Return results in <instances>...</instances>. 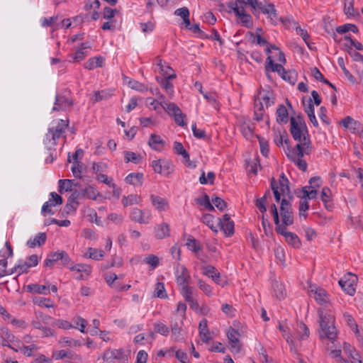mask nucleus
Returning <instances> with one entry per match:
<instances>
[{"instance_id":"c03bdc74","label":"nucleus","mask_w":363,"mask_h":363,"mask_svg":"<svg viewBox=\"0 0 363 363\" xmlns=\"http://www.w3.org/2000/svg\"><path fill=\"white\" fill-rule=\"evenodd\" d=\"M155 296L160 298H167V294L165 291L164 284L162 282H157L155 289Z\"/></svg>"},{"instance_id":"b1692460","label":"nucleus","mask_w":363,"mask_h":363,"mask_svg":"<svg viewBox=\"0 0 363 363\" xmlns=\"http://www.w3.org/2000/svg\"><path fill=\"white\" fill-rule=\"evenodd\" d=\"M264 69L266 72H273L281 74V72L284 70V67L281 64L274 63L272 56L268 55Z\"/></svg>"},{"instance_id":"49530a36","label":"nucleus","mask_w":363,"mask_h":363,"mask_svg":"<svg viewBox=\"0 0 363 363\" xmlns=\"http://www.w3.org/2000/svg\"><path fill=\"white\" fill-rule=\"evenodd\" d=\"M214 216L209 213L203 214L201 220L203 223L208 225L212 230L217 232L216 227L213 225Z\"/></svg>"},{"instance_id":"338daca9","label":"nucleus","mask_w":363,"mask_h":363,"mask_svg":"<svg viewBox=\"0 0 363 363\" xmlns=\"http://www.w3.org/2000/svg\"><path fill=\"white\" fill-rule=\"evenodd\" d=\"M155 330L157 333H158L162 335H164V336H167L169 333V328L166 325H164L162 323L155 324Z\"/></svg>"},{"instance_id":"9d476101","label":"nucleus","mask_w":363,"mask_h":363,"mask_svg":"<svg viewBox=\"0 0 363 363\" xmlns=\"http://www.w3.org/2000/svg\"><path fill=\"white\" fill-rule=\"evenodd\" d=\"M218 224L226 237H230L234 234L235 224L229 214L225 213L222 218H218Z\"/></svg>"},{"instance_id":"4d7b16f0","label":"nucleus","mask_w":363,"mask_h":363,"mask_svg":"<svg viewBox=\"0 0 363 363\" xmlns=\"http://www.w3.org/2000/svg\"><path fill=\"white\" fill-rule=\"evenodd\" d=\"M309 208V203L307 199H301L299 203V216L306 218L307 213H306Z\"/></svg>"},{"instance_id":"6ab92c4d","label":"nucleus","mask_w":363,"mask_h":363,"mask_svg":"<svg viewBox=\"0 0 363 363\" xmlns=\"http://www.w3.org/2000/svg\"><path fill=\"white\" fill-rule=\"evenodd\" d=\"M155 236L162 240L170 236L169 225L167 223H162L155 227Z\"/></svg>"},{"instance_id":"ddd939ff","label":"nucleus","mask_w":363,"mask_h":363,"mask_svg":"<svg viewBox=\"0 0 363 363\" xmlns=\"http://www.w3.org/2000/svg\"><path fill=\"white\" fill-rule=\"evenodd\" d=\"M152 167L155 172L164 176L169 175L172 172V169L171 168V163L169 161L164 160H157L152 161Z\"/></svg>"},{"instance_id":"9b49d317","label":"nucleus","mask_w":363,"mask_h":363,"mask_svg":"<svg viewBox=\"0 0 363 363\" xmlns=\"http://www.w3.org/2000/svg\"><path fill=\"white\" fill-rule=\"evenodd\" d=\"M310 295L321 306H326L330 302L327 291L320 287L311 286Z\"/></svg>"},{"instance_id":"79ce46f5","label":"nucleus","mask_w":363,"mask_h":363,"mask_svg":"<svg viewBox=\"0 0 363 363\" xmlns=\"http://www.w3.org/2000/svg\"><path fill=\"white\" fill-rule=\"evenodd\" d=\"M88 252L89 257L95 260H100L104 257V252L102 250L89 247Z\"/></svg>"},{"instance_id":"2f4dec72","label":"nucleus","mask_w":363,"mask_h":363,"mask_svg":"<svg viewBox=\"0 0 363 363\" xmlns=\"http://www.w3.org/2000/svg\"><path fill=\"white\" fill-rule=\"evenodd\" d=\"M79 186L78 182L74 183L73 180L71 179H60L59 180V191L62 192L63 190L65 191H72V186Z\"/></svg>"},{"instance_id":"a878e982","label":"nucleus","mask_w":363,"mask_h":363,"mask_svg":"<svg viewBox=\"0 0 363 363\" xmlns=\"http://www.w3.org/2000/svg\"><path fill=\"white\" fill-rule=\"evenodd\" d=\"M199 335L203 342L208 343L211 339L210 336L209 330L208 328L207 320H202L199 325Z\"/></svg>"},{"instance_id":"4468645a","label":"nucleus","mask_w":363,"mask_h":363,"mask_svg":"<svg viewBox=\"0 0 363 363\" xmlns=\"http://www.w3.org/2000/svg\"><path fill=\"white\" fill-rule=\"evenodd\" d=\"M177 283L179 286L188 285L191 279V277L188 269L183 265L177 264L175 271Z\"/></svg>"},{"instance_id":"e2e57ef3","label":"nucleus","mask_w":363,"mask_h":363,"mask_svg":"<svg viewBox=\"0 0 363 363\" xmlns=\"http://www.w3.org/2000/svg\"><path fill=\"white\" fill-rule=\"evenodd\" d=\"M203 273L204 275L213 279L214 275H216L217 273H218V270L216 269L215 267L212 265H208L203 267Z\"/></svg>"},{"instance_id":"423d86ee","label":"nucleus","mask_w":363,"mask_h":363,"mask_svg":"<svg viewBox=\"0 0 363 363\" xmlns=\"http://www.w3.org/2000/svg\"><path fill=\"white\" fill-rule=\"evenodd\" d=\"M165 104L166 106H163V108L169 116L174 117L175 123L180 126L186 125V123L184 121L186 115L182 112L179 107L174 103H165Z\"/></svg>"},{"instance_id":"c85d7f7f","label":"nucleus","mask_w":363,"mask_h":363,"mask_svg":"<svg viewBox=\"0 0 363 363\" xmlns=\"http://www.w3.org/2000/svg\"><path fill=\"white\" fill-rule=\"evenodd\" d=\"M235 15L240 19L244 26L250 28L252 26V18L250 14L245 12L244 7H242V11L236 10Z\"/></svg>"},{"instance_id":"774afa93","label":"nucleus","mask_w":363,"mask_h":363,"mask_svg":"<svg viewBox=\"0 0 363 363\" xmlns=\"http://www.w3.org/2000/svg\"><path fill=\"white\" fill-rule=\"evenodd\" d=\"M56 205L54 203L52 199H49V201H46L43 207H42V213H48L50 215H53L55 213L51 209L52 206H55Z\"/></svg>"},{"instance_id":"603ef678","label":"nucleus","mask_w":363,"mask_h":363,"mask_svg":"<svg viewBox=\"0 0 363 363\" xmlns=\"http://www.w3.org/2000/svg\"><path fill=\"white\" fill-rule=\"evenodd\" d=\"M344 12L347 16H354V0H345Z\"/></svg>"},{"instance_id":"f257e3e1","label":"nucleus","mask_w":363,"mask_h":363,"mask_svg":"<svg viewBox=\"0 0 363 363\" xmlns=\"http://www.w3.org/2000/svg\"><path fill=\"white\" fill-rule=\"evenodd\" d=\"M318 314L319 316V325L321 330L320 338H327L333 343L337 335V330L335 326L334 315L322 308L318 309Z\"/></svg>"},{"instance_id":"72a5a7b5","label":"nucleus","mask_w":363,"mask_h":363,"mask_svg":"<svg viewBox=\"0 0 363 363\" xmlns=\"http://www.w3.org/2000/svg\"><path fill=\"white\" fill-rule=\"evenodd\" d=\"M125 162H133L134 164H139L142 161L143 156L140 154H136L135 152L130 151H125Z\"/></svg>"},{"instance_id":"0eeeda50","label":"nucleus","mask_w":363,"mask_h":363,"mask_svg":"<svg viewBox=\"0 0 363 363\" xmlns=\"http://www.w3.org/2000/svg\"><path fill=\"white\" fill-rule=\"evenodd\" d=\"M102 358L106 362L118 360L121 363H127L128 360V355L124 353L123 349H113L106 350L103 354Z\"/></svg>"},{"instance_id":"1a4fd4ad","label":"nucleus","mask_w":363,"mask_h":363,"mask_svg":"<svg viewBox=\"0 0 363 363\" xmlns=\"http://www.w3.org/2000/svg\"><path fill=\"white\" fill-rule=\"evenodd\" d=\"M68 126V121L60 120L55 128H50L48 133L46 134L47 140H53V144H55V140L61 137L62 134L65 131Z\"/></svg>"},{"instance_id":"a18cd8bd","label":"nucleus","mask_w":363,"mask_h":363,"mask_svg":"<svg viewBox=\"0 0 363 363\" xmlns=\"http://www.w3.org/2000/svg\"><path fill=\"white\" fill-rule=\"evenodd\" d=\"M337 63L340 68L342 69V72H344V74L345 77L352 82H354L355 81L354 77L352 76V74L349 72V70L346 68L345 65V61L343 57H340L337 59Z\"/></svg>"},{"instance_id":"393cba45","label":"nucleus","mask_w":363,"mask_h":363,"mask_svg":"<svg viewBox=\"0 0 363 363\" xmlns=\"http://www.w3.org/2000/svg\"><path fill=\"white\" fill-rule=\"evenodd\" d=\"M144 179V175L143 173H130L125 179L127 184L133 186H141Z\"/></svg>"},{"instance_id":"c756f323","label":"nucleus","mask_w":363,"mask_h":363,"mask_svg":"<svg viewBox=\"0 0 363 363\" xmlns=\"http://www.w3.org/2000/svg\"><path fill=\"white\" fill-rule=\"evenodd\" d=\"M47 236L45 233H40L35 235L33 239H30L27 242V246L29 247H34L36 245L40 246L43 245L46 240Z\"/></svg>"},{"instance_id":"20e7f679","label":"nucleus","mask_w":363,"mask_h":363,"mask_svg":"<svg viewBox=\"0 0 363 363\" xmlns=\"http://www.w3.org/2000/svg\"><path fill=\"white\" fill-rule=\"evenodd\" d=\"M357 277L349 272L339 281V285L342 289L348 295L353 296L356 291Z\"/></svg>"},{"instance_id":"e433bc0d","label":"nucleus","mask_w":363,"mask_h":363,"mask_svg":"<svg viewBox=\"0 0 363 363\" xmlns=\"http://www.w3.org/2000/svg\"><path fill=\"white\" fill-rule=\"evenodd\" d=\"M348 31H352L354 33H358V28L354 24L346 23L336 28V32L339 34H344Z\"/></svg>"},{"instance_id":"cd10ccee","label":"nucleus","mask_w":363,"mask_h":363,"mask_svg":"<svg viewBox=\"0 0 363 363\" xmlns=\"http://www.w3.org/2000/svg\"><path fill=\"white\" fill-rule=\"evenodd\" d=\"M150 199L153 206L160 211H163L168 206V202L166 199L154 194L150 195Z\"/></svg>"},{"instance_id":"4be33fe9","label":"nucleus","mask_w":363,"mask_h":363,"mask_svg":"<svg viewBox=\"0 0 363 363\" xmlns=\"http://www.w3.org/2000/svg\"><path fill=\"white\" fill-rule=\"evenodd\" d=\"M277 122L279 124H286L289 121V113L284 105H279L277 111Z\"/></svg>"},{"instance_id":"dca6fc26","label":"nucleus","mask_w":363,"mask_h":363,"mask_svg":"<svg viewBox=\"0 0 363 363\" xmlns=\"http://www.w3.org/2000/svg\"><path fill=\"white\" fill-rule=\"evenodd\" d=\"M73 102L69 99L62 95H56L55 101L52 108V111H60L65 110L67 107L72 106Z\"/></svg>"},{"instance_id":"c9c22d12","label":"nucleus","mask_w":363,"mask_h":363,"mask_svg":"<svg viewBox=\"0 0 363 363\" xmlns=\"http://www.w3.org/2000/svg\"><path fill=\"white\" fill-rule=\"evenodd\" d=\"M247 35H250V40L252 44L255 43L260 46L269 45L267 40L263 37H262L259 33H257V35H255V33L252 32H248Z\"/></svg>"},{"instance_id":"7c9ffc66","label":"nucleus","mask_w":363,"mask_h":363,"mask_svg":"<svg viewBox=\"0 0 363 363\" xmlns=\"http://www.w3.org/2000/svg\"><path fill=\"white\" fill-rule=\"evenodd\" d=\"M279 191H280L282 193V194H287L289 195V196H291L290 194V189L289 186V181L284 173L281 174L279 177Z\"/></svg>"},{"instance_id":"ea45409f","label":"nucleus","mask_w":363,"mask_h":363,"mask_svg":"<svg viewBox=\"0 0 363 363\" xmlns=\"http://www.w3.org/2000/svg\"><path fill=\"white\" fill-rule=\"evenodd\" d=\"M264 107L262 104V102L259 101V103L257 102V99L255 102V118L254 119L259 121L262 120L263 118V114H264Z\"/></svg>"},{"instance_id":"de8ad7c7","label":"nucleus","mask_w":363,"mask_h":363,"mask_svg":"<svg viewBox=\"0 0 363 363\" xmlns=\"http://www.w3.org/2000/svg\"><path fill=\"white\" fill-rule=\"evenodd\" d=\"M79 205V202L77 200L72 201L71 199V195L68 198L67 204L65 206V211L67 213H69L72 211H75Z\"/></svg>"},{"instance_id":"f704fd0d","label":"nucleus","mask_w":363,"mask_h":363,"mask_svg":"<svg viewBox=\"0 0 363 363\" xmlns=\"http://www.w3.org/2000/svg\"><path fill=\"white\" fill-rule=\"evenodd\" d=\"M186 245L189 250L196 253L199 252L202 249L200 242L191 235L188 236Z\"/></svg>"},{"instance_id":"7ed1b4c3","label":"nucleus","mask_w":363,"mask_h":363,"mask_svg":"<svg viewBox=\"0 0 363 363\" xmlns=\"http://www.w3.org/2000/svg\"><path fill=\"white\" fill-rule=\"evenodd\" d=\"M293 196H289V199H282L280 204V216L281 221L285 225L286 228L294 223V216L291 203Z\"/></svg>"},{"instance_id":"aec40b11","label":"nucleus","mask_w":363,"mask_h":363,"mask_svg":"<svg viewBox=\"0 0 363 363\" xmlns=\"http://www.w3.org/2000/svg\"><path fill=\"white\" fill-rule=\"evenodd\" d=\"M260 11L264 14H267L272 24L277 25L278 22V14L274 8V5L269 3L264 7L260 6Z\"/></svg>"},{"instance_id":"4c0bfd02","label":"nucleus","mask_w":363,"mask_h":363,"mask_svg":"<svg viewBox=\"0 0 363 363\" xmlns=\"http://www.w3.org/2000/svg\"><path fill=\"white\" fill-rule=\"evenodd\" d=\"M195 202L200 206H203L206 209L213 211L215 210L214 206L210 202L209 196L207 194H204L203 198L195 199Z\"/></svg>"},{"instance_id":"f3484780","label":"nucleus","mask_w":363,"mask_h":363,"mask_svg":"<svg viewBox=\"0 0 363 363\" xmlns=\"http://www.w3.org/2000/svg\"><path fill=\"white\" fill-rule=\"evenodd\" d=\"M145 214L146 213L144 211L138 208H134L130 212V218L133 221L140 224L147 223L150 214L147 213V216H145Z\"/></svg>"},{"instance_id":"bb28decb","label":"nucleus","mask_w":363,"mask_h":363,"mask_svg":"<svg viewBox=\"0 0 363 363\" xmlns=\"http://www.w3.org/2000/svg\"><path fill=\"white\" fill-rule=\"evenodd\" d=\"M104 59L102 57H96L89 59L84 65L85 69L89 70L96 67H101L104 65Z\"/></svg>"},{"instance_id":"a211bd4d","label":"nucleus","mask_w":363,"mask_h":363,"mask_svg":"<svg viewBox=\"0 0 363 363\" xmlns=\"http://www.w3.org/2000/svg\"><path fill=\"white\" fill-rule=\"evenodd\" d=\"M279 235L284 237L286 242L292 246L294 248H300L301 246V242L296 234L289 232L286 230L281 231Z\"/></svg>"},{"instance_id":"5fc2aeb1","label":"nucleus","mask_w":363,"mask_h":363,"mask_svg":"<svg viewBox=\"0 0 363 363\" xmlns=\"http://www.w3.org/2000/svg\"><path fill=\"white\" fill-rule=\"evenodd\" d=\"M189 30L192 31L194 33L197 34L198 38L201 39L208 38V35L200 29L199 25L198 23L191 25V28H189Z\"/></svg>"},{"instance_id":"5701e85b","label":"nucleus","mask_w":363,"mask_h":363,"mask_svg":"<svg viewBox=\"0 0 363 363\" xmlns=\"http://www.w3.org/2000/svg\"><path fill=\"white\" fill-rule=\"evenodd\" d=\"M286 155L291 161L295 163L299 169L302 170L303 172H306L307 170L306 162L301 158H296L294 155V151L291 150L289 147H288V152H286Z\"/></svg>"},{"instance_id":"6e6d98bb","label":"nucleus","mask_w":363,"mask_h":363,"mask_svg":"<svg viewBox=\"0 0 363 363\" xmlns=\"http://www.w3.org/2000/svg\"><path fill=\"white\" fill-rule=\"evenodd\" d=\"M273 219H274V224L276 225L275 231L278 234H279L284 230H286L285 225L283 223L282 221L281 222V220H280L279 213L278 214L274 213V215L273 216Z\"/></svg>"},{"instance_id":"2eb2a0df","label":"nucleus","mask_w":363,"mask_h":363,"mask_svg":"<svg viewBox=\"0 0 363 363\" xmlns=\"http://www.w3.org/2000/svg\"><path fill=\"white\" fill-rule=\"evenodd\" d=\"M257 102H262L264 109L268 108L270 106L274 104L273 93L269 90L260 91L257 96H255V101Z\"/></svg>"},{"instance_id":"3c124183","label":"nucleus","mask_w":363,"mask_h":363,"mask_svg":"<svg viewBox=\"0 0 363 363\" xmlns=\"http://www.w3.org/2000/svg\"><path fill=\"white\" fill-rule=\"evenodd\" d=\"M271 189L273 191L276 201L281 202V196L283 194L280 191H279V186L274 178H272L271 180Z\"/></svg>"},{"instance_id":"680f3d73","label":"nucleus","mask_w":363,"mask_h":363,"mask_svg":"<svg viewBox=\"0 0 363 363\" xmlns=\"http://www.w3.org/2000/svg\"><path fill=\"white\" fill-rule=\"evenodd\" d=\"M192 131L194 137L199 139H206L208 138L206 131L203 129H199L196 128V123L192 125Z\"/></svg>"},{"instance_id":"473e14b6","label":"nucleus","mask_w":363,"mask_h":363,"mask_svg":"<svg viewBox=\"0 0 363 363\" xmlns=\"http://www.w3.org/2000/svg\"><path fill=\"white\" fill-rule=\"evenodd\" d=\"M27 290L31 293L47 295L50 293L48 287L45 285L29 284L27 286Z\"/></svg>"},{"instance_id":"69168bd1","label":"nucleus","mask_w":363,"mask_h":363,"mask_svg":"<svg viewBox=\"0 0 363 363\" xmlns=\"http://www.w3.org/2000/svg\"><path fill=\"white\" fill-rule=\"evenodd\" d=\"M198 285L200 289L202 290L208 296H212V288L211 286L201 279L199 280Z\"/></svg>"},{"instance_id":"f03ea898","label":"nucleus","mask_w":363,"mask_h":363,"mask_svg":"<svg viewBox=\"0 0 363 363\" xmlns=\"http://www.w3.org/2000/svg\"><path fill=\"white\" fill-rule=\"evenodd\" d=\"M290 133L294 140L302 143L304 135H309L306 123L301 116L290 118Z\"/></svg>"},{"instance_id":"58836bf2","label":"nucleus","mask_w":363,"mask_h":363,"mask_svg":"<svg viewBox=\"0 0 363 363\" xmlns=\"http://www.w3.org/2000/svg\"><path fill=\"white\" fill-rule=\"evenodd\" d=\"M141 201V198L136 194H130L129 196H124L122 199V203L124 206H128L133 204L139 203Z\"/></svg>"},{"instance_id":"864d4df0","label":"nucleus","mask_w":363,"mask_h":363,"mask_svg":"<svg viewBox=\"0 0 363 363\" xmlns=\"http://www.w3.org/2000/svg\"><path fill=\"white\" fill-rule=\"evenodd\" d=\"M331 194V191L328 187H323L321 191L320 198L322 201L324 203L325 206L327 209L329 208L328 206V202L330 201V196Z\"/></svg>"},{"instance_id":"09e8293b","label":"nucleus","mask_w":363,"mask_h":363,"mask_svg":"<svg viewBox=\"0 0 363 363\" xmlns=\"http://www.w3.org/2000/svg\"><path fill=\"white\" fill-rule=\"evenodd\" d=\"M284 138H287V133L286 130L281 132L280 130L274 132V142L277 146H281L284 143Z\"/></svg>"},{"instance_id":"412c9836","label":"nucleus","mask_w":363,"mask_h":363,"mask_svg":"<svg viewBox=\"0 0 363 363\" xmlns=\"http://www.w3.org/2000/svg\"><path fill=\"white\" fill-rule=\"evenodd\" d=\"M148 145L152 149L156 151H161L164 147L165 142L160 135L151 134L148 141Z\"/></svg>"},{"instance_id":"bf43d9fd","label":"nucleus","mask_w":363,"mask_h":363,"mask_svg":"<svg viewBox=\"0 0 363 363\" xmlns=\"http://www.w3.org/2000/svg\"><path fill=\"white\" fill-rule=\"evenodd\" d=\"M35 303L40 306H44L45 308L54 307V303L50 298H38L35 301Z\"/></svg>"},{"instance_id":"a19ab883","label":"nucleus","mask_w":363,"mask_h":363,"mask_svg":"<svg viewBox=\"0 0 363 363\" xmlns=\"http://www.w3.org/2000/svg\"><path fill=\"white\" fill-rule=\"evenodd\" d=\"M60 260V251L50 253L45 261V266L51 267L55 262Z\"/></svg>"},{"instance_id":"8fccbe9b","label":"nucleus","mask_w":363,"mask_h":363,"mask_svg":"<svg viewBox=\"0 0 363 363\" xmlns=\"http://www.w3.org/2000/svg\"><path fill=\"white\" fill-rule=\"evenodd\" d=\"M69 269L71 271L84 272L86 274H89L91 271V267L85 264H77L72 267H70Z\"/></svg>"},{"instance_id":"0e129e2a","label":"nucleus","mask_w":363,"mask_h":363,"mask_svg":"<svg viewBox=\"0 0 363 363\" xmlns=\"http://www.w3.org/2000/svg\"><path fill=\"white\" fill-rule=\"evenodd\" d=\"M310 332L306 324L300 323L298 328V335L301 339H306L309 336Z\"/></svg>"},{"instance_id":"37998d69","label":"nucleus","mask_w":363,"mask_h":363,"mask_svg":"<svg viewBox=\"0 0 363 363\" xmlns=\"http://www.w3.org/2000/svg\"><path fill=\"white\" fill-rule=\"evenodd\" d=\"M257 137L259 143L260 152L263 156L267 157L269 152L268 141L259 135H257Z\"/></svg>"},{"instance_id":"f8f14e48","label":"nucleus","mask_w":363,"mask_h":363,"mask_svg":"<svg viewBox=\"0 0 363 363\" xmlns=\"http://www.w3.org/2000/svg\"><path fill=\"white\" fill-rule=\"evenodd\" d=\"M240 336V333L232 327L227 331V337L233 352L238 353L240 351L241 345L239 340Z\"/></svg>"},{"instance_id":"39448f33","label":"nucleus","mask_w":363,"mask_h":363,"mask_svg":"<svg viewBox=\"0 0 363 363\" xmlns=\"http://www.w3.org/2000/svg\"><path fill=\"white\" fill-rule=\"evenodd\" d=\"M100 196V193L96 191L94 187L89 186L84 189H79L73 191L71 194V199L78 201L82 199H89L96 200Z\"/></svg>"},{"instance_id":"6e6552de","label":"nucleus","mask_w":363,"mask_h":363,"mask_svg":"<svg viewBox=\"0 0 363 363\" xmlns=\"http://www.w3.org/2000/svg\"><path fill=\"white\" fill-rule=\"evenodd\" d=\"M311 141L309 135H304L302 139V143H298L295 148L294 150L291 149V150L294 151V155L296 158H301L304 156V155H309L311 152Z\"/></svg>"},{"instance_id":"052dcab7","label":"nucleus","mask_w":363,"mask_h":363,"mask_svg":"<svg viewBox=\"0 0 363 363\" xmlns=\"http://www.w3.org/2000/svg\"><path fill=\"white\" fill-rule=\"evenodd\" d=\"M296 30L297 32V33L302 38V39L304 40V42L306 43V44L308 45V48L309 49H312L310 44H309V42H308V39H309V35L308 34V32L305 29H303L301 28V27L299 26H297L296 28Z\"/></svg>"},{"instance_id":"13d9d810","label":"nucleus","mask_w":363,"mask_h":363,"mask_svg":"<svg viewBox=\"0 0 363 363\" xmlns=\"http://www.w3.org/2000/svg\"><path fill=\"white\" fill-rule=\"evenodd\" d=\"M212 202L215 206L220 211H223L227 206L226 202L218 196L213 197Z\"/></svg>"}]
</instances>
